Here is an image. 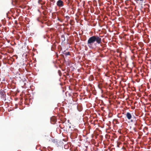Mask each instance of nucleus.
<instances>
[{
    "instance_id": "obj_1",
    "label": "nucleus",
    "mask_w": 151,
    "mask_h": 151,
    "mask_svg": "<svg viewBox=\"0 0 151 151\" xmlns=\"http://www.w3.org/2000/svg\"><path fill=\"white\" fill-rule=\"evenodd\" d=\"M95 42L98 44H100L101 42V38L98 36L95 35L90 37L87 42V45L91 49L93 48V44Z\"/></svg>"
},
{
    "instance_id": "obj_2",
    "label": "nucleus",
    "mask_w": 151,
    "mask_h": 151,
    "mask_svg": "<svg viewBox=\"0 0 151 151\" xmlns=\"http://www.w3.org/2000/svg\"><path fill=\"white\" fill-rule=\"evenodd\" d=\"M56 4L58 7H61L64 6V2L61 0H59L57 1Z\"/></svg>"
},
{
    "instance_id": "obj_3",
    "label": "nucleus",
    "mask_w": 151,
    "mask_h": 151,
    "mask_svg": "<svg viewBox=\"0 0 151 151\" xmlns=\"http://www.w3.org/2000/svg\"><path fill=\"white\" fill-rule=\"evenodd\" d=\"M126 116L127 118L129 120L131 119L132 118V116L131 114L129 112L127 113L126 114Z\"/></svg>"
},
{
    "instance_id": "obj_4",
    "label": "nucleus",
    "mask_w": 151,
    "mask_h": 151,
    "mask_svg": "<svg viewBox=\"0 0 151 151\" xmlns=\"http://www.w3.org/2000/svg\"><path fill=\"white\" fill-rule=\"evenodd\" d=\"M51 121L52 122V123L54 124L55 122L56 121V118L55 116H53L51 118H50Z\"/></svg>"
},
{
    "instance_id": "obj_5",
    "label": "nucleus",
    "mask_w": 151,
    "mask_h": 151,
    "mask_svg": "<svg viewBox=\"0 0 151 151\" xmlns=\"http://www.w3.org/2000/svg\"><path fill=\"white\" fill-rule=\"evenodd\" d=\"M38 3L41 5H44L45 4V2L43 1L42 0H38Z\"/></svg>"
},
{
    "instance_id": "obj_6",
    "label": "nucleus",
    "mask_w": 151,
    "mask_h": 151,
    "mask_svg": "<svg viewBox=\"0 0 151 151\" xmlns=\"http://www.w3.org/2000/svg\"><path fill=\"white\" fill-rule=\"evenodd\" d=\"M61 38L62 40L64 41L65 40V36L64 35H62L61 36Z\"/></svg>"
},
{
    "instance_id": "obj_7",
    "label": "nucleus",
    "mask_w": 151,
    "mask_h": 151,
    "mask_svg": "<svg viewBox=\"0 0 151 151\" xmlns=\"http://www.w3.org/2000/svg\"><path fill=\"white\" fill-rule=\"evenodd\" d=\"M64 54L66 56L70 55V52H67L65 53H64Z\"/></svg>"
},
{
    "instance_id": "obj_8",
    "label": "nucleus",
    "mask_w": 151,
    "mask_h": 151,
    "mask_svg": "<svg viewBox=\"0 0 151 151\" xmlns=\"http://www.w3.org/2000/svg\"><path fill=\"white\" fill-rule=\"evenodd\" d=\"M144 6L146 8L149 7H150V5L147 4H145Z\"/></svg>"
},
{
    "instance_id": "obj_9",
    "label": "nucleus",
    "mask_w": 151,
    "mask_h": 151,
    "mask_svg": "<svg viewBox=\"0 0 151 151\" xmlns=\"http://www.w3.org/2000/svg\"><path fill=\"white\" fill-rule=\"evenodd\" d=\"M65 18L68 19L70 18V17L68 16H66V17H65Z\"/></svg>"
},
{
    "instance_id": "obj_10",
    "label": "nucleus",
    "mask_w": 151,
    "mask_h": 151,
    "mask_svg": "<svg viewBox=\"0 0 151 151\" xmlns=\"http://www.w3.org/2000/svg\"><path fill=\"white\" fill-rule=\"evenodd\" d=\"M116 52H117L119 53H120V52H120V51L118 49H117V50Z\"/></svg>"
},
{
    "instance_id": "obj_11",
    "label": "nucleus",
    "mask_w": 151,
    "mask_h": 151,
    "mask_svg": "<svg viewBox=\"0 0 151 151\" xmlns=\"http://www.w3.org/2000/svg\"><path fill=\"white\" fill-rule=\"evenodd\" d=\"M53 141V142H54V143H55L56 144L57 142V141H56V140H54Z\"/></svg>"
},
{
    "instance_id": "obj_12",
    "label": "nucleus",
    "mask_w": 151,
    "mask_h": 151,
    "mask_svg": "<svg viewBox=\"0 0 151 151\" xmlns=\"http://www.w3.org/2000/svg\"><path fill=\"white\" fill-rule=\"evenodd\" d=\"M122 52H121L119 53V56L120 57H121V55H122Z\"/></svg>"
},
{
    "instance_id": "obj_13",
    "label": "nucleus",
    "mask_w": 151,
    "mask_h": 151,
    "mask_svg": "<svg viewBox=\"0 0 151 151\" xmlns=\"http://www.w3.org/2000/svg\"><path fill=\"white\" fill-rule=\"evenodd\" d=\"M60 70H59V71H58V72H60Z\"/></svg>"
}]
</instances>
